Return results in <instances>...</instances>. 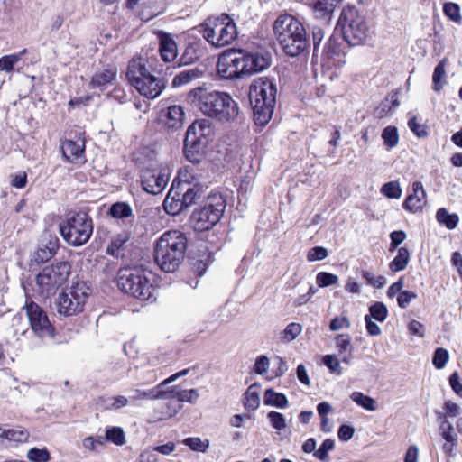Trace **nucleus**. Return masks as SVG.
I'll return each instance as SVG.
<instances>
[{
    "instance_id": "1",
    "label": "nucleus",
    "mask_w": 462,
    "mask_h": 462,
    "mask_svg": "<svg viewBox=\"0 0 462 462\" xmlns=\"http://www.w3.org/2000/svg\"><path fill=\"white\" fill-rule=\"evenodd\" d=\"M189 98L204 116L221 123L234 121L239 114L238 104L226 92L199 87L189 92Z\"/></svg>"
},
{
    "instance_id": "2",
    "label": "nucleus",
    "mask_w": 462,
    "mask_h": 462,
    "mask_svg": "<svg viewBox=\"0 0 462 462\" xmlns=\"http://www.w3.org/2000/svg\"><path fill=\"white\" fill-rule=\"evenodd\" d=\"M187 238L179 230L163 233L156 242L154 259L160 268L166 273L174 272L184 259Z\"/></svg>"
},
{
    "instance_id": "3",
    "label": "nucleus",
    "mask_w": 462,
    "mask_h": 462,
    "mask_svg": "<svg viewBox=\"0 0 462 462\" xmlns=\"http://www.w3.org/2000/svg\"><path fill=\"white\" fill-rule=\"evenodd\" d=\"M275 38L290 56H297L309 45L303 24L291 14H281L273 25Z\"/></svg>"
},
{
    "instance_id": "4",
    "label": "nucleus",
    "mask_w": 462,
    "mask_h": 462,
    "mask_svg": "<svg viewBox=\"0 0 462 462\" xmlns=\"http://www.w3.org/2000/svg\"><path fill=\"white\" fill-rule=\"evenodd\" d=\"M152 273L144 269L124 268L117 273V285L125 293L140 300L153 301L156 287L152 282Z\"/></svg>"
},
{
    "instance_id": "5",
    "label": "nucleus",
    "mask_w": 462,
    "mask_h": 462,
    "mask_svg": "<svg viewBox=\"0 0 462 462\" xmlns=\"http://www.w3.org/2000/svg\"><path fill=\"white\" fill-rule=\"evenodd\" d=\"M275 97L276 86L268 78H258L253 81L249 88V100L257 125H264L271 120Z\"/></svg>"
},
{
    "instance_id": "6",
    "label": "nucleus",
    "mask_w": 462,
    "mask_h": 462,
    "mask_svg": "<svg viewBox=\"0 0 462 462\" xmlns=\"http://www.w3.org/2000/svg\"><path fill=\"white\" fill-rule=\"evenodd\" d=\"M199 27L204 40L215 49L229 46L238 35L234 20L226 14L209 16Z\"/></svg>"
},
{
    "instance_id": "7",
    "label": "nucleus",
    "mask_w": 462,
    "mask_h": 462,
    "mask_svg": "<svg viewBox=\"0 0 462 462\" xmlns=\"http://www.w3.org/2000/svg\"><path fill=\"white\" fill-rule=\"evenodd\" d=\"M126 76L130 84L142 96L150 99L159 97L164 87L158 78L148 72L144 60L140 57L129 61Z\"/></svg>"
},
{
    "instance_id": "8",
    "label": "nucleus",
    "mask_w": 462,
    "mask_h": 462,
    "mask_svg": "<svg viewBox=\"0 0 462 462\" xmlns=\"http://www.w3.org/2000/svg\"><path fill=\"white\" fill-rule=\"evenodd\" d=\"M63 239L72 246L85 245L93 233L91 217L85 212L69 214L59 226Z\"/></svg>"
},
{
    "instance_id": "9",
    "label": "nucleus",
    "mask_w": 462,
    "mask_h": 462,
    "mask_svg": "<svg viewBox=\"0 0 462 462\" xmlns=\"http://www.w3.org/2000/svg\"><path fill=\"white\" fill-rule=\"evenodd\" d=\"M337 26L341 29L345 41L351 46L364 44L370 37L365 17L355 7L342 10Z\"/></svg>"
},
{
    "instance_id": "10",
    "label": "nucleus",
    "mask_w": 462,
    "mask_h": 462,
    "mask_svg": "<svg viewBox=\"0 0 462 462\" xmlns=\"http://www.w3.org/2000/svg\"><path fill=\"white\" fill-rule=\"evenodd\" d=\"M70 274V264L60 262L44 267L36 276V291L43 297H49L68 280Z\"/></svg>"
},
{
    "instance_id": "11",
    "label": "nucleus",
    "mask_w": 462,
    "mask_h": 462,
    "mask_svg": "<svg viewBox=\"0 0 462 462\" xmlns=\"http://www.w3.org/2000/svg\"><path fill=\"white\" fill-rule=\"evenodd\" d=\"M226 208V201L219 193L208 196L205 205L192 214L194 229L199 232L213 227L219 222Z\"/></svg>"
},
{
    "instance_id": "12",
    "label": "nucleus",
    "mask_w": 462,
    "mask_h": 462,
    "mask_svg": "<svg viewBox=\"0 0 462 462\" xmlns=\"http://www.w3.org/2000/svg\"><path fill=\"white\" fill-rule=\"evenodd\" d=\"M89 294L90 288L86 282H74L59 295L58 312L64 316H72L81 312Z\"/></svg>"
},
{
    "instance_id": "13",
    "label": "nucleus",
    "mask_w": 462,
    "mask_h": 462,
    "mask_svg": "<svg viewBox=\"0 0 462 462\" xmlns=\"http://www.w3.org/2000/svg\"><path fill=\"white\" fill-rule=\"evenodd\" d=\"M24 310L35 336L43 340L53 338L54 328L46 312L33 301L26 302Z\"/></svg>"
},
{
    "instance_id": "14",
    "label": "nucleus",
    "mask_w": 462,
    "mask_h": 462,
    "mask_svg": "<svg viewBox=\"0 0 462 462\" xmlns=\"http://www.w3.org/2000/svg\"><path fill=\"white\" fill-rule=\"evenodd\" d=\"M242 50H226L217 59V74L226 79L239 78L243 75Z\"/></svg>"
},
{
    "instance_id": "15",
    "label": "nucleus",
    "mask_w": 462,
    "mask_h": 462,
    "mask_svg": "<svg viewBox=\"0 0 462 462\" xmlns=\"http://www.w3.org/2000/svg\"><path fill=\"white\" fill-rule=\"evenodd\" d=\"M187 172V170L180 171L178 175V180H176L177 188L181 192L182 201L186 208L196 204L204 195L201 185L198 183L190 185V180L185 178Z\"/></svg>"
},
{
    "instance_id": "16",
    "label": "nucleus",
    "mask_w": 462,
    "mask_h": 462,
    "mask_svg": "<svg viewBox=\"0 0 462 462\" xmlns=\"http://www.w3.org/2000/svg\"><path fill=\"white\" fill-rule=\"evenodd\" d=\"M242 59L244 62L241 69H243L244 76L263 71L271 65L270 57L259 52L242 51Z\"/></svg>"
},
{
    "instance_id": "17",
    "label": "nucleus",
    "mask_w": 462,
    "mask_h": 462,
    "mask_svg": "<svg viewBox=\"0 0 462 462\" xmlns=\"http://www.w3.org/2000/svg\"><path fill=\"white\" fill-rule=\"evenodd\" d=\"M168 181V176L159 171L146 170L142 173L143 189L153 195L161 193L167 186Z\"/></svg>"
},
{
    "instance_id": "18",
    "label": "nucleus",
    "mask_w": 462,
    "mask_h": 462,
    "mask_svg": "<svg viewBox=\"0 0 462 462\" xmlns=\"http://www.w3.org/2000/svg\"><path fill=\"white\" fill-rule=\"evenodd\" d=\"M207 146L208 143H206V140H201L196 137V135H193V134L186 133L184 152L189 162L199 163Z\"/></svg>"
},
{
    "instance_id": "19",
    "label": "nucleus",
    "mask_w": 462,
    "mask_h": 462,
    "mask_svg": "<svg viewBox=\"0 0 462 462\" xmlns=\"http://www.w3.org/2000/svg\"><path fill=\"white\" fill-rule=\"evenodd\" d=\"M427 203L426 192L420 181L412 184V194H410L403 202V208L412 213L420 210Z\"/></svg>"
},
{
    "instance_id": "20",
    "label": "nucleus",
    "mask_w": 462,
    "mask_h": 462,
    "mask_svg": "<svg viewBox=\"0 0 462 462\" xmlns=\"http://www.w3.org/2000/svg\"><path fill=\"white\" fill-rule=\"evenodd\" d=\"M117 79V69L116 67H108L97 71L91 78L89 88L92 89L104 90L107 87L112 86Z\"/></svg>"
},
{
    "instance_id": "21",
    "label": "nucleus",
    "mask_w": 462,
    "mask_h": 462,
    "mask_svg": "<svg viewBox=\"0 0 462 462\" xmlns=\"http://www.w3.org/2000/svg\"><path fill=\"white\" fill-rule=\"evenodd\" d=\"M163 208L166 213L172 216L180 214L186 208L182 201L181 192L177 188L176 180H173L163 201Z\"/></svg>"
},
{
    "instance_id": "22",
    "label": "nucleus",
    "mask_w": 462,
    "mask_h": 462,
    "mask_svg": "<svg viewBox=\"0 0 462 462\" xmlns=\"http://www.w3.org/2000/svg\"><path fill=\"white\" fill-rule=\"evenodd\" d=\"M159 38V51L163 61L171 62L177 57V43L173 37L165 32H157Z\"/></svg>"
},
{
    "instance_id": "23",
    "label": "nucleus",
    "mask_w": 462,
    "mask_h": 462,
    "mask_svg": "<svg viewBox=\"0 0 462 462\" xmlns=\"http://www.w3.org/2000/svg\"><path fill=\"white\" fill-rule=\"evenodd\" d=\"M62 155L64 159L71 163L78 162L84 158L85 143L84 141L65 140L61 145Z\"/></svg>"
},
{
    "instance_id": "24",
    "label": "nucleus",
    "mask_w": 462,
    "mask_h": 462,
    "mask_svg": "<svg viewBox=\"0 0 462 462\" xmlns=\"http://www.w3.org/2000/svg\"><path fill=\"white\" fill-rule=\"evenodd\" d=\"M184 111L180 106H171L162 115V122L169 129H180L184 122Z\"/></svg>"
},
{
    "instance_id": "25",
    "label": "nucleus",
    "mask_w": 462,
    "mask_h": 462,
    "mask_svg": "<svg viewBox=\"0 0 462 462\" xmlns=\"http://www.w3.org/2000/svg\"><path fill=\"white\" fill-rule=\"evenodd\" d=\"M59 248V239L54 236L51 237L47 244H42L34 252V260L38 263L49 261L57 252Z\"/></svg>"
},
{
    "instance_id": "26",
    "label": "nucleus",
    "mask_w": 462,
    "mask_h": 462,
    "mask_svg": "<svg viewBox=\"0 0 462 462\" xmlns=\"http://www.w3.org/2000/svg\"><path fill=\"white\" fill-rule=\"evenodd\" d=\"M187 132L193 134V135H196V137H199L201 140H206V143H208L214 134V129L208 119L195 121L189 126Z\"/></svg>"
},
{
    "instance_id": "27",
    "label": "nucleus",
    "mask_w": 462,
    "mask_h": 462,
    "mask_svg": "<svg viewBox=\"0 0 462 462\" xmlns=\"http://www.w3.org/2000/svg\"><path fill=\"white\" fill-rule=\"evenodd\" d=\"M164 384L162 382L156 387L149 390L135 389L133 391V395L130 397L132 401L137 400H158L165 399L167 393L164 391Z\"/></svg>"
},
{
    "instance_id": "28",
    "label": "nucleus",
    "mask_w": 462,
    "mask_h": 462,
    "mask_svg": "<svg viewBox=\"0 0 462 462\" xmlns=\"http://www.w3.org/2000/svg\"><path fill=\"white\" fill-rule=\"evenodd\" d=\"M341 0H313L312 9L319 18L329 19Z\"/></svg>"
},
{
    "instance_id": "29",
    "label": "nucleus",
    "mask_w": 462,
    "mask_h": 462,
    "mask_svg": "<svg viewBox=\"0 0 462 462\" xmlns=\"http://www.w3.org/2000/svg\"><path fill=\"white\" fill-rule=\"evenodd\" d=\"M410 252L406 247H400L397 255L389 263V269L393 273H397L404 270L410 262Z\"/></svg>"
},
{
    "instance_id": "30",
    "label": "nucleus",
    "mask_w": 462,
    "mask_h": 462,
    "mask_svg": "<svg viewBox=\"0 0 462 462\" xmlns=\"http://www.w3.org/2000/svg\"><path fill=\"white\" fill-rule=\"evenodd\" d=\"M263 403L267 406L285 408L288 405V399L283 393H276L273 389H267L263 396Z\"/></svg>"
},
{
    "instance_id": "31",
    "label": "nucleus",
    "mask_w": 462,
    "mask_h": 462,
    "mask_svg": "<svg viewBox=\"0 0 462 462\" xmlns=\"http://www.w3.org/2000/svg\"><path fill=\"white\" fill-rule=\"evenodd\" d=\"M202 72L197 69L183 70L173 78L172 86L181 87L200 78Z\"/></svg>"
},
{
    "instance_id": "32",
    "label": "nucleus",
    "mask_w": 462,
    "mask_h": 462,
    "mask_svg": "<svg viewBox=\"0 0 462 462\" xmlns=\"http://www.w3.org/2000/svg\"><path fill=\"white\" fill-rule=\"evenodd\" d=\"M436 218L439 223L444 225L449 230L455 229L459 221L457 214H450L445 208L438 209Z\"/></svg>"
},
{
    "instance_id": "33",
    "label": "nucleus",
    "mask_w": 462,
    "mask_h": 462,
    "mask_svg": "<svg viewBox=\"0 0 462 462\" xmlns=\"http://www.w3.org/2000/svg\"><path fill=\"white\" fill-rule=\"evenodd\" d=\"M350 398L358 406H361L366 411H374L377 410L376 401L374 398L365 395L361 392H353L350 395Z\"/></svg>"
},
{
    "instance_id": "34",
    "label": "nucleus",
    "mask_w": 462,
    "mask_h": 462,
    "mask_svg": "<svg viewBox=\"0 0 462 462\" xmlns=\"http://www.w3.org/2000/svg\"><path fill=\"white\" fill-rule=\"evenodd\" d=\"M381 137L383 141V144L387 149H393L399 143V133L396 126L388 125L386 126L381 134Z\"/></svg>"
},
{
    "instance_id": "35",
    "label": "nucleus",
    "mask_w": 462,
    "mask_h": 462,
    "mask_svg": "<svg viewBox=\"0 0 462 462\" xmlns=\"http://www.w3.org/2000/svg\"><path fill=\"white\" fill-rule=\"evenodd\" d=\"M105 440L109 441L116 446H123L125 444V434L121 427H109L105 431Z\"/></svg>"
},
{
    "instance_id": "36",
    "label": "nucleus",
    "mask_w": 462,
    "mask_h": 462,
    "mask_svg": "<svg viewBox=\"0 0 462 462\" xmlns=\"http://www.w3.org/2000/svg\"><path fill=\"white\" fill-rule=\"evenodd\" d=\"M260 405V396L256 384L251 385L245 393L244 406L248 411H255Z\"/></svg>"
},
{
    "instance_id": "37",
    "label": "nucleus",
    "mask_w": 462,
    "mask_h": 462,
    "mask_svg": "<svg viewBox=\"0 0 462 462\" xmlns=\"http://www.w3.org/2000/svg\"><path fill=\"white\" fill-rule=\"evenodd\" d=\"M302 326L297 322H291L281 332L280 339L282 343H290L301 333Z\"/></svg>"
},
{
    "instance_id": "38",
    "label": "nucleus",
    "mask_w": 462,
    "mask_h": 462,
    "mask_svg": "<svg viewBox=\"0 0 462 462\" xmlns=\"http://www.w3.org/2000/svg\"><path fill=\"white\" fill-rule=\"evenodd\" d=\"M109 214L114 218L125 219L133 216V209L130 205L125 202H116L109 208Z\"/></svg>"
},
{
    "instance_id": "39",
    "label": "nucleus",
    "mask_w": 462,
    "mask_h": 462,
    "mask_svg": "<svg viewBox=\"0 0 462 462\" xmlns=\"http://www.w3.org/2000/svg\"><path fill=\"white\" fill-rule=\"evenodd\" d=\"M28 432L20 427L9 430L0 428V437L5 438L9 440L23 442L28 439Z\"/></svg>"
},
{
    "instance_id": "40",
    "label": "nucleus",
    "mask_w": 462,
    "mask_h": 462,
    "mask_svg": "<svg viewBox=\"0 0 462 462\" xmlns=\"http://www.w3.org/2000/svg\"><path fill=\"white\" fill-rule=\"evenodd\" d=\"M440 418H442V420L439 423V430L441 438L445 441H454L457 439V435L455 432L452 423L448 420L446 416L441 415Z\"/></svg>"
},
{
    "instance_id": "41",
    "label": "nucleus",
    "mask_w": 462,
    "mask_h": 462,
    "mask_svg": "<svg viewBox=\"0 0 462 462\" xmlns=\"http://www.w3.org/2000/svg\"><path fill=\"white\" fill-rule=\"evenodd\" d=\"M26 52V49L16 54L5 55L0 58V71L11 72L14 66L20 60L22 55Z\"/></svg>"
},
{
    "instance_id": "42",
    "label": "nucleus",
    "mask_w": 462,
    "mask_h": 462,
    "mask_svg": "<svg viewBox=\"0 0 462 462\" xmlns=\"http://www.w3.org/2000/svg\"><path fill=\"white\" fill-rule=\"evenodd\" d=\"M129 240V235L126 233L117 234L113 236L110 245L107 246V253L111 255H118L119 250Z\"/></svg>"
},
{
    "instance_id": "43",
    "label": "nucleus",
    "mask_w": 462,
    "mask_h": 462,
    "mask_svg": "<svg viewBox=\"0 0 462 462\" xmlns=\"http://www.w3.org/2000/svg\"><path fill=\"white\" fill-rule=\"evenodd\" d=\"M371 319H375L379 322H383L388 317V310L386 306L380 301H377L370 306L369 308Z\"/></svg>"
},
{
    "instance_id": "44",
    "label": "nucleus",
    "mask_w": 462,
    "mask_h": 462,
    "mask_svg": "<svg viewBox=\"0 0 462 462\" xmlns=\"http://www.w3.org/2000/svg\"><path fill=\"white\" fill-rule=\"evenodd\" d=\"M445 75H446L445 60H441L436 66L434 72H433V76H432L435 91H439L442 88L444 79H445Z\"/></svg>"
},
{
    "instance_id": "45",
    "label": "nucleus",
    "mask_w": 462,
    "mask_h": 462,
    "mask_svg": "<svg viewBox=\"0 0 462 462\" xmlns=\"http://www.w3.org/2000/svg\"><path fill=\"white\" fill-rule=\"evenodd\" d=\"M27 458L32 462H48L51 457L46 448H32L27 452Z\"/></svg>"
},
{
    "instance_id": "46",
    "label": "nucleus",
    "mask_w": 462,
    "mask_h": 462,
    "mask_svg": "<svg viewBox=\"0 0 462 462\" xmlns=\"http://www.w3.org/2000/svg\"><path fill=\"white\" fill-rule=\"evenodd\" d=\"M381 192L389 199H399L402 190L398 181H390L383 185Z\"/></svg>"
},
{
    "instance_id": "47",
    "label": "nucleus",
    "mask_w": 462,
    "mask_h": 462,
    "mask_svg": "<svg viewBox=\"0 0 462 462\" xmlns=\"http://www.w3.org/2000/svg\"><path fill=\"white\" fill-rule=\"evenodd\" d=\"M183 444L193 451L205 453L209 447V440H201L199 438H187Z\"/></svg>"
},
{
    "instance_id": "48",
    "label": "nucleus",
    "mask_w": 462,
    "mask_h": 462,
    "mask_svg": "<svg viewBox=\"0 0 462 462\" xmlns=\"http://www.w3.org/2000/svg\"><path fill=\"white\" fill-rule=\"evenodd\" d=\"M335 447L333 439H325L318 450L314 452L315 457L320 461L327 462L329 459L328 452L331 451Z\"/></svg>"
},
{
    "instance_id": "49",
    "label": "nucleus",
    "mask_w": 462,
    "mask_h": 462,
    "mask_svg": "<svg viewBox=\"0 0 462 462\" xmlns=\"http://www.w3.org/2000/svg\"><path fill=\"white\" fill-rule=\"evenodd\" d=\"M316 282L319 287L324 288L338 282V277L336 274L320 272L316 276Z\"/></svg>"
},
{
    "instance_id": "50",
    "label": "nucleus",
    "mask_w": 462,
    "mask_h": 462,
    "mask_svg": "<svg viewBox=\"0 0 462 462\" xmlns=\"http://www.w3.org/2000/svg\"><path fill=\"white\" fill-rule=\"evenodd\" d=\"M449 355L447 349L439 347L435 350L432 363L437 369H442L447 365Z\"/></svg>"
},
{
    "instance_id": "51",
    "label": "nucleus",
    "mask_w": 462,
    "mask_h": 462,
    "mask_svg": "<svg viewBox=\"0 0 462 462\" xmlns=\"http://www.w3.org/2000/svg\"><path fill=\"white\" fill-rule=\"evenodd\" d=\"M443 12L451 21L459 23L461 21L460 7L457 4L448 2L444 5Z\"/></svg>"
},
{
    "instance_id": "52",
    "label": "nucleus",
    "mask_w": 462,
    "mask_h": 462,
    "mask_svg": "<svg viewBox=\"0 0 462 462\" xmlns=\"http://www.w3.org/2000/svg\"><path fill=\"white\" fill-rule=\"evenodd\" d=\"M175 396H177V400L180 402H186L194 404L198 402L199 393L196 389L180 390V392L177 393Z\"/></svg>"
},
{
    "instance_id": "53",
    "label": "nucleus",
    "mask_w": 462,
    "mask_h": 462,
    "mask_svg": "<svg viewBox=\"0 0 462 462\" xmlns=\"http://www.w3.org/2000/svg\"><path fill=\"white\" fill-rule=\"evenodd\" d=\"M267 418L269 419L273 428L279 431L284 430L287 427L285 417L278 411H270L267 414Z\"/></svg>"
},
{
    "instance_id": "54",
    "label": "nucleus",
    "mask_w": 462,
    "mask_h": 462,
    "mask_svg": "<svg viewBox=\"0 0 462 462\" xmlns=\"http://www.w3.org/2000/svg\"><path fill=\"white\" fill-rule=\"evenodd\" d=\"M362 277L366 280L368 284L374 288H382L386 284V278L383 275H375L369 271H363Z\"/></svg>"
},
{
    "instance_id": "55",
    "label": "nucleus",
    "mask_w": 462,
    "mask_h": 462,
    "mask_svg": "<svg viewBox=\"0 0 462 462\" xmlns=\"http://www.w3.org/2000/svg\"><path fill=\"white\" fill-rule=\"evenodd\" d=\"M408 125L411 131L420 138L426 137L429 134L426 125L419 123L416 117L411 118Z\"/></svg>"
},
{
    "instance_id": "56",
    "label": "nucleus",
    "mask_w": 462,
    "mask_h": 462,
    "mask_svg": "<svg viewBox=\"0 0 462 462\" xmlns=\"http://www.w3.org/2000/svg\"><path fill=\"white\" fill-rule=\"evenodd\" d=\"M328 255V250L322 246H315L309 250L307 259L309 262L321 261Z\"/></svg>"
},
{
    "instance_id": "57",
    "label": "nucleus",
    "mask_w": 462,
    "mask_h": 462,
    "mask_svg": "<svg viewBox=\"0 0 462 462\" xmlns=\"http://www.w3.org/2000/svg\"><path fill=\"white\" fill-rule=\"evenodd\" d=\"M336 344L339 352L352 354L353 347L351 346V338L348 335H338L336 337Z\"/></svg>"
},
{
    "instance_id": "58",
    "label": "nucleus",
    "mask_w": 462,
    "mask_h": 462,
    "mask_svg": "<svg viewBox=\"0 0 462 462\" xmlns=\"http://www.w3.org/2000/svg\"><path fill=\"white\" fill-rule=\"evenodd\" d=\"M324 365L329 369L331 373H335L337 374H342V369L340 367V364L338 359L332 355H327L323 357Z\"/></svg>"
},
{
    "instance_id": "59",
    "label": "nucleus",
    "mask_w": 462,
    "mask_h": 462,
    "mask_svg": "<svg viewBox=\"0 0 462 462\" xmlns=\"http://www.w3.org/2000/svg\"><path fill=\"white\" fill-rule=\"evenodd\" d=\"M417 298V294L411 291H402L397 297L399 307L405 309L409 306L411 300Z\"/></svg>"
},
{
    "instance_id": "60",
    "label": "nucleus",
    "mask_w": 462,
    "mask_h": 462,
    "mask_svg": "<svg viewBox=\"0 0 462 462\" xmlns=\"http://www.w3.org/2000/svg\"><path fill=\"white\" fill-rule=\"evenodd\" d=\"M350 327V321L346 317H336L334 318L329 324V328L332 331H337L343 328H347Z\"/></svg>"
},
{
    "instance_id": "61",
    "label": "nucleus",
    "mask_w": 462,
    "mask_h": 462,
    "mask_svg": "<svg viewBox=\"0 0 462 462\" xmlns=\"http://www.w3.org/2000/svg\"><path fill=\"white\" fill-rule=\"evenodd\" d=\"M270 362L267 356H259L254 364V372L259 374H263L269 369Z\"/></svg>"
},
{
    "instance_id": "62",
    "label": "nucleus",
    "mask_w": 462,
    "mask_h": 462,
    "mask_svg": "<svg viewBox=\"0 0 462 462\" xmlns=\"http://www.w3.org/2000/svg\"><path fill=\"white\" fill-rule=\"evenodd\" d=\"M408 330L411 335L423 337L425 335V327L417 320H411L408 325Z\"/></svg>"
},
{
    "instance_id": "63",
    "label": "nucleus",
    "mask_w": 462,
    "mask_h": 462,
    "mask_svg": "<svg viewBox=\"0 0 462 462\" xmlns=\"http://www.w3.org/2000/svg\"><path fill=\"white\" fill-rule=\"evenodd\" d=\"M365 327L369 336L375 337L381 334L380 327L372 320L371 316L365 317Z\"/></svg>"
},
{
    "instance_id": "64",
    "label": "nucleus",
    "mask_w": 462,
    "mask_h": 462,
    "mask_svg": "<svg viewBox=\"0 0 462 462\" xmlns=\"http://www.w3.org/2000/svg\"><path fill=\"white\" fill-rule=\"evenodd\" d=\"M354 432L355 430L353 427L349 425H342L338 430L337 435L342 441H348L352 439Z\"/></svg>"
}]
</instances>
